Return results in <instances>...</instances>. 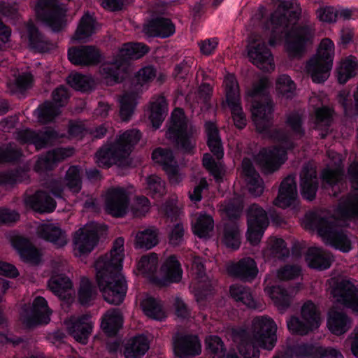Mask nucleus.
Listing matches in <instances>:
<instances>
[{
	"mask_svg": "<svg viewBox=\"0 0 358 358\" xmlns=\"http://www.w3.org/2000/svg\"><path fill=\"white\" fill-rule=\"evenodd\" d=\"M50 290L61 298H65L73 284L71 279L64 274L52 275L48 282Z\"/></svg>",
	"mask_w": 358,
	"mask_h": 358,
	"instance_id": "nucleus-43",
	"label": "nucleus"
},
{
	"mask_svg": "<svg viewBox=\"0 0 358 358\" xmlns=\"http://www.w3.org/2000/svg\"><path fill=\"white\" fill-rule=\"evenodd\" d=\"M229 291L231 297L236 301L243 303L249 308L256 309L257 308V302L249 287L232 285L230 286Z\"/></svg>",
	"mask_w": 358,
	"mask_h": 358,
	"instance_id": "nucleus-48",
	"label": "nucleus"
},
{
	"mask_svg": "<svg viewBox=\"0 0 358 358\" xmlns=\"http://www.w3.org/2000/svg\"><path fill=\"white\" fill-rule=\"evenodd\" d=\"M214 221L213 217L206 213L201 214L195 222L192 224V231L199 238H205L213 230Z\"/></svg>",
	"mask_w": 358,
	"mask_h": 358,
	"instance_id": "nucleus-53",
	"label": "nucleus"
},
{
	"mask_svg": "<svg viewBox=\"0 0 358 358\" xmlns=\"http://www.w3.org/2000/svg\"><path fill=\"white\" fill-rule=\"evenodd\" d=\"M308 266L313 269L324 271L329 268L332 263L330 256L319 248H308L305 255Z\"/></svg>",
	"mask_w": 358,
	"mask_h": 358,
	"instance_id": "nucleus-34",
	"label": "nucleus"
},
{
	"mask_svg": "<svg viewBox=\"0 0 358 358\" xmlns=\"http://www.w3.org/2000/svg\"><path fill=\"white\" fill-rule=\"evenodd\" d=\"M271 31L268 44L274 47L285 37V48L289 56L300 57L306 51V45L312 39L311 29L308 25L292 26L287 31L285 15L271 16Z\"/></svg>",
	"mask_w": 358,
	"mask_h": 358,
	"instance_id": "nucleus-3",
	"label": "nucleus"
},
{
	"mask_svg": "<svg viewBox=\"0 0 358 358\" xmlns=\"http://www.w3.org/2000/svg\"><path fill=\"white\" fill-rule=\"evenodd\" d=\"M24 202L28 207L39 213H52L57 207L55 199L43 190H38L34 194L27 196Z\"/></svg>",
	"mask_w": 358,
	"mask_h": 358,
	"instance_id": "nucleus-28",
	"label": "nucleus"
},
{
	"mask_svg": "<svg viewBox=\"0 0 358 358\" xmlns=\"http://www.w3.org/2000/svg\"><path fill=\"white\" fill-rule=\"evenodd\" d=\"M243 171L250 194L257 196L262 195L264 192V182L254 166L250 162H244Z\"/></svg>",
	"mask_w": 358,
	"mask_h": 358,
	"instance_id": "nucleus-36",
	"label": "nucleus"
},
{
	"mask_svg": "<svg viewBox=\"0 0 358 358\" xmlns=\"http://www.w3.org/2000/svg\"><path fill=\"white\" fill-rule=\"evenodd\" d=\"M174 350L180 358H187L199 355L201 352V345L197 336L186 334L175 339Z\"/></svg>",
	"mask_w": 358,
	"mask_h": 358,
	"instance_id": "nucleus-27",
	"label": "nucleus"
},
{
	"mask_svg": "<svg viewBox=\"0 0 358 358\" xmlns=\"http://www.w3.org/2000/svg\"><path fill=\"white\" fill-rule=\"evenodd\" d=\"M301 315L303 320L314 329H317L320 327V312L312 301L308 300L303 304Z\"/></svg>",
	"mask_w": 358,
	"mask_h": 358,
	"instance_id": "nucleus-52",
	"label": "nucleus"
},
{
	"mask_svg": "<svg viewBox=\"0 0 358 358\" xmlns=\"http://www.w3.org/2000/svg\"><path fill=\"white\" fill-rule=\"evenodd\" d=\"M291 352L298 358H344L342 353L334 348H324L312 343L294 345Z\"/></svg>",
	"mask_w": 358,
	"mask_h": 358,
	"instance_id": "nucleus-18",
	"label": "nucleus"
},
{
	"mask_svg": "<svg viewBox=\"0 0 358 358\" xmlns=\"http://www.w3.org/2000/svg\"><path fill=\"white\" fill-rule=\"evenodd\" d=\"M123 317L118 309L108 310L102 317L101 327L109 336H115L122 327Z\"/></svg>",
	"mask_w": 358,
	"mask_h": 358,
	"instance_id": "nucleus-37",
	"label": "nucleus"
},
{
	"mask_svg": "<svg viewBox=\"0 0 358 358\" xmlns=\"http://www.w3.org/2000/svg\"><path fill=\"white\" fill-rule=\"evenodd\" d=\"M36 11L38 18L53 32L58 33L66 26L67 9L59 0H38Z\"/></svg>",
	"mask_w": 358,
	"mask_h": 358,
	"instance_id": "nucleus-9",
	"label": "nucleus"
},
{
	"mask_svg": "<svg viewBox=\"0 0 358 358\" xmlns=\"http://www.w3.org/2000/svg\"><path fill=\"white\" fill-rule=\"evenodd\" d=\"M141 138V133L138 129L125 131L114 143L96 152V162L99 166L110 168L113 165L121 164L130 155Z\"/></svg>",
	"mask_w": 358,
	"mask_h": 358,
	"instance_id": "nucleus-5",
	"label": "nucleus"
},
{
	"mask_svg": "<svg viewBox=\"0 0 358 358\" xmlns=\"http://www.w3.org/2000/svg\"><path fill=\"white\" fill-rule=\"evenodd\" d=\"M253 337L245 328L232 330L233 340L237 344L239 353L243 358H259L261 348L271 350L277 341V326L273 319L268 316L257 317L252 322Z\"/></svg>",
	"mask_w": 358,
	"mask_h": 358,
	"instance_id": "nucleus-2",
	"label": "nucleus"
},
{
	"mask_svg": "<svg viewBox=\"0 0 358 358\" xmlns=\"http://www.w3.org/2000/svg\"><path fill=\"white\" fill-rule=\"evenodd\" d=\"M65 182L68 188L78 193L82 188L81 169L78 165L71 166L66 172Z\"/></svg>",
	"mask_w": 358,
	"mask_h": 358,
	"instance_id": "nucleus-57",
	"label": "nucleus"
},
{
	"mask_svg": "<svg viewBox=\"0 0 358 358\" xmlns=\"http://www.w3.org/2000/svg\"><path fill=\"white\" fill-rule=\"evenodd\" d=\"M157 76V69L154 66L147 65L141 68L133 78V83L143 87L154 80Z\"/></svg>",
	"mask_w": 358,
	"mask_h": 358,
	"instance_id": "nucleus-62",
	"label": "nucleus"
},
{
	"mask_svg": "<svg viewBox=\"0 0 358 358\" xmlns=\"http://www.w3.org/2000/svg\"><path fill=\"white\" fill-rule=\"evenodd\" d=\"M95 20L88 13H85L80 20L74 38L76 40L85 39L94 33Z\"/></svg>",
	"mask_w": 358,
	"mask_h": 358,
	"instance_id": "nucleus-55",
	"label": "nucleus"
},
{
	"mask_svg": "<svg viewBox=\"0 0 358 358\" xmlns=\"http://www.w3.org/2000/svg\"><path fill=\"white\" fill-rule=\"evenodd\" d=\"M358 69V62L353 57L346 58L337 69V78L340 84H345L350 78L355 77Z\"/></svg>",
	"mask_w": 358,
	"mask_h": 358,
	"instance_id": "nucleus-51",
	"label": "nucleus"
},
{
	"mask_svg": "<svg viewBox=\"0 0 358 358\" xmlns=\"http://www.w3.org/2000/svg\"><path fill=\"white\" fill-rule=\"evenodd\" d=\"M334 43L328 38L322 40L317 54L307 62V70L315 83H324L329 76L333 66Z\"/></svg>",
	"mask_w": 358,
	"mask_h": 358,
	"instance_id": "nucleus-8",
	"label": "nucleus"
},
{
	"mask_svg": "<svg viewBox=\"0 0 358 358\" xmlns=\"http://www.w3.org/2000/svg\"><path fill=\"white\" fill-rule=\"evenodd\" d=\"M229 273L245 282H252L257 277L259 270L254 259L243 257L228 267Z\"/></svg>",
	"mask_w": 358,
	"mask_h": 358,
	"instance_id": "nucleus-23",
	"label": "nucleus"
},
{
	"mask_svg": "<svg viewBox=\"0 0 358 358\" xmlns=\"http://www.w3.org/2000/svg\"><path fill=\"white\" fill-rule=\"evenodd\" d=\"M99 241V234L96 229L80 230L73 238L75 250L80 255L89 254L97 245Z\"/></svg>",
	"mask_w": 358,
	"mask_h": 358,
	"instance_id": "nucleus-29",
	"label": "nucleus"
},
{
	"mask_svg": "<svg viewBox=\"0 0 358 358\" xmlns=\"http://www.w3.org/2000/svg\"><path fill=\"white\" fill-rule=\"evenodd\" d=\"M339 213L347 219H358V193L350 196L338 206Z\"/></svg>",
	"mask_w": 358,
	"mask_h": 358,
	"instance_id": "nucleus-59",
	"label": "nucleus"
},
{
	"mask_svg": "<svg viewBox=\"0 0 358 358\" xmlns=\"http://www.w3.org/2000/svg\"><path fill=\"white\" fill-rule=\"evenodd\" d=\"M248 241L252 245H257L268 225L266 212L257 204H252L247 212Z\"/></svg>",
	"mask_w": 358,
	"mask_h": 358,
	"instance_id": "nucleus-12",
	"label": "nucleus"
},
{
	"mask_svg": "<svg viewBox=\"0 0 358 358\" xmlns=\"http://www.w3.org/2000/svg\"><path fill=\"white\" fill-rule=\"evenodd\" d=\"M38 234L41 238L58 247H63L66 244L64 231L54 224L42 225Z\"/></svg>",
	"mask_w": 358,
	"mask_h": 358,
	"instance_id": "nucleus-40",
	"label": "nucleus"
},
{
	"mask_svg": "<svg viewBox=\"0 0 358 358\" xmlns=\"http://www.w3.org/2000/svg\"><path fill=\"white\" fill-rule=\"evenodd\" d=\"M27 29L30 48L41 52H45V43L38 27L34 23H29Z\"/></svg>",
	"mask_w": 358,
	"mask_h": 358,
	"instance_id": "nucleus-60",
	"label": "nucleus"
},
{
	"mask_svg": "<svg viewBox=\"0 0 358 358\" xmlns=\"http://www.w3.org/2000/svg\"><path fill=\"white\" fill-rule=\"evenodd\" d=\"M149 341L143 334L134 337L125 347L126 358H141L149 349Z\"/></svg>",
	"mask_w": 358,
	"mask_h": 358,
	"instance_id": "nucleus-41",
	"label": "nucleus"
},
{
	"mask_svg": "<svg viewBox=\"0 0 358 358\" xmlns=\"http://www.w3.org/2000/svg\"><path fill=\"white\" fill-rule=\"evenodd\" d=\"M223 242L225 245L233 250H237L241 245L240 231L235 223L227 224L224 228Z\"/></svg>",
	"mask_w": 358,
	"mask_h": 358,
	"instance_id": "nucleus-56",
	"label": "nucleus"
},
{
	"mask_svg": "<svg viewBox=\"0 0 358 358\" xmlns=\"http://www.w3.org/2000/svg\"><path fill=\"white\" fill-rule=\"evenodd\" d=\"M94 294L95 289L92 282L87 278H83L78 292L79 303L82 306L89 305Z\"/></svg>",
	"mask_w": 358,
	"mask_h": 358,
	"instance_id": "nucleus-64",
	"label": "nucleus"
},
{
	"mask_svg": "<svg viewBox=\"0 0 358 358\" xmlns=\"http://www.w3.org/2000/svg\"><path fill=\"white\" fill-rule=\"evenodd\" d=\"M331 294L337 302L358 313V289L350 280H334Z\"/></svg>",
	"mask_w": 358,
	"mask_h": 358,
	"instance_id": "nucleus-13",
	"label": "nucleus"
},
{
	"mask_svg": "<svg viewBox=\"0 0 358 358\" xmlns=\"http://www.w3.org/2000/svg\"><path fill=\"white\" fill-rule=\"evenodd\" d=\"M152 159L159 164L171 182H179L178 166L173 151L170 148H157L152 152Z\"/></svg>",
	"mask_w": 358,
	"mask_h": 358,
	"instance_id": "nucleus-20",
	"label": "nucleus"
},
{
	"mask_svg": "<svg viewBox=\"0 0 358 358\" xmlns=\"http://www.w3.org/2000/svg\"><path fill=\"white\" fill-rule=\"evenodd\" d=\"M166 127V138L176 148L185 153L193 152L195 148L193 129L188 127L187 119L182 108H176L173 110Z\"/></svg>",
	"mask_w": 358,
	"mask_h": 358,
	"instance_id": "nucleus-7",
	"label": "nucleus"
},
{
	"mask_svg": "<svg viewBox=\"0 0 358 358\" xmlns=\"http://www.w3.org/2000/svg\"><path fill=\"white\" fill-rule=\"evenodd\" d=\"M68 59L76 66H96L101 62L102 55L99 49L94 45H82L69 48Z\"/></svg>",
	"mask_w": 358,
	"mask_h": 358,
	"instance_id": "nucleus-15",
	"label": "nucleus"
},
{
	"mask_svg": "<svg viewBox=\"0 0 358 358\" xmlns=\"http://www.w3.org/2000/svg\"><path fill=\"white\" fill-rule=\"evenodd\" d=\"M269 296L280 312L285 311L291 305V296L287 290L281 286L270 288Z\"/></svg>",
	"mask_w": 358,
	"mask_h": 358,
	"instance_id": "nucleus-50",
	"label": "nucleus"
},
{
	"mask_svg": "<svg viewBox=\"0 0 358 358\" xmlns=\"http://www.w3.org/2000/svg\"><path fill=\"white\" fill-rule=\"evenodd\" d=\"M124 239L115 238L109 255L100 257L95 263L98 287L104 300L110 304L118 306L124 300L127 283L122 275Z\"/></svg>",
	"mask_w": 358,
	"mask_h": 358,
	"instance_id": "nucleus-1",
	"label": "nucleus"
},
{
	"mask_svg": "<svg viewBox=\"0 0 358 358\" xmlns=\"http://www.w3.org/2000/svg\"><path fill=\"white\" fill-rule=\"evenodd\" d=\"M58 138V132L51 127L38 131L26 129L17 134V140L21 144L34 145L38 150L52 145Z\"/></svg>",
	"mask_w": 358,
	"mask_h": 358,
	"instance_id": "nucleus-14",
	"label": "nucleus"
},
{
	"mask_svg": "<svg viewBox=\"0 0 358 358\" xmlns=\"http://www.w3.org/2000/svg\"><path fill=\"white\" fill-rule=\"evenodd\" d=\"M159 258L156 253L143 256L139 262V270L150 275V281L159 287H165L172 283L179 282L182 276L181 264L176 256L171 255L161 266L162 276L156 275Z\"/></svg>",
	"mask_w": 358,
	"mask_h": 358,
	"instance_id": "nucleus-4",
	"label": "nucleus"
},
{
	"mask_svg": "<svg viewBox=\"0 0 358 358\" xmlns=\"http://www.w3.org/2000/svg\"><path fill=\"white\" fill-rule=\"evenodd\" d=\"M142 308L144 314L153 320L161 321L166 317L161 301L154 297L145 299L142 303Z\"/></svg>",
	"mask_w": 358,
	"mask_h": 358,
	"instance_id": "nucleus-49",
	"label": "nucleus"
},
{
	"mask_svg": "<svg viewBox=\"0 0 358 358\" xmlns=\"http://www.w3.org/2000/svg\"><path fill=\"white\" fill-rule=\"evenodd\" d=\"M120 63L103 65L100 69V74L103 80L108 86H113L121 83L124 79V73L121 71Z\"/></svg>",
	"mask_w": 358,
	"mask_h": 358,
	"instance_id": "nucleus-44",
	"label": "nucleus"
},
{
	"mask_svg": "<svg viewBox=\"0 0 358 358\" xmlns=\"http://www.w3.org/2000/svg\"><path fill=\"white\" fill-rule=\"evenodd\" d=\"M248 55L251 62L263 71L268 72L275 68L272 53L264 42L250 45Z\"/></svg>",
	"mask_w": 358,
	"mask_h": 358,
	"instance_id": "nucleus-22",
	"label": "nucleus"
},
{
	"mask_svg": "<svg viewBox=\"0 0 358 358\" xmlns=\"http://www.w3.org/2000/svg\"><path fill=\"white\" fill-rule=\"evenodd\" d=\"M148 194L154 199H160L165 193V182L156 175H151L147 178Z\"/></svg>",
	"mask_w": 358,
	"mask_h": 358,
	"instance_id": "nucleus-63",
	"label": "nucleus"
},
{
	"mask_svg": "<svg viewBox=\"0 0 358 358\" xmlns=\"http://www.w3.org/2000/svg\"><path fill=\"white\" fill-rule=\"evenodd\" d=\"M273 108L270 101H255L252 103V116L257 131L270 139L279 142L285 132L273 127Z\"/></svg>",
	"mask_w": 358,
	"mask_h": 358,
	"instance_id": "nucleus-10",
	"label": "nucleus"
},
{
	"mask_svg": "<svg viewBox=\"0 0 358 358\" xmlns=\"http://www.w3.org/2000/svg\"><path fill=\"white\" fill-rule=\"evenodd\" d=\"M68 84L73 89L80 92H87L92 89L94 81L88 76L76 73L67 78Z\"/></svg>",
	"mask_w": 358,
	"mask_h": 358,
	"instance_id": "nucleus-61",
	"label": "nucleus"
},
{
	"mask_svg": "<svg viewBox=\"0 0 358 358\" xmlns=\"http://www.w3.org/2000/svg\"><path fill=\"white\" fill-rule=\"evenodd\" d=\"M168 112V102L163 95H159L150 101L149 119L152 127L160 128Z\"/></svg>",
	"mask_w": 358,
	"mask_h": 358,
	"instance_id": "nucleus-33",
	"label": "nucleus"
},
{
	"mask_svg": "<svg viewBox=\"0 0 358 358\" xmlns=\"http://www.w3.org/2000/svg\"><path fill=\"white\" fill-rule=\"evenodd\" d=\"M274 204L282 208H289L293 210L299 208L296 181L294 176L289 175L282 180Z\"/></svg>",
	"mask_w": 358,
	"mask_h": 358,
	"instance_id": "nucleus-16",
	"label": "nucleus"
},
{
	"mask_svg": "<svg viewBox=\"0 0 358 358\" xmlns=\"http://www.w3.org/2000/svg\"><path fill=\"white\" fill-rule=\"evenodd\" d=\"M256 161L264 174L274 173L284 163L280 153V148L277 147L261 149L256 156Z\"/></svg>",
	"mask_w": 358,
	"mask_h": 358,
	"instance_id": "nucleus-24",
	"label": "nucleus"
},
{
	"mask_svg": "<svg viewBox=\"0 0 358 358\" xmlns=\"http://www.w3.org/2000/svg\"><path fill=\"white\" fill-rule=\"evenodd\" d=\"M176 27L172 21L166 17H157L152 18L143 25V33L150 37L165 38L172 36Z\"/></svg>",
	"mask_w": 358,
	"mask_h": 358,
	"instance_id": "nucleus-26",
	"label": "nucleus"
},
{
	"mask_svg": "<svg viewBox=\"0 0 358 358\" xmlns=\"http://www.w3.org/2000/svg\"><path fill=\"white\" fill-rule=\"evenodd\" d=\"M61 113L60 109L50 101H45L34 111V115L41 123L52 122Z\"/></svg>",
	"mask_w": 358,
	"mask_h": 358,
	"instance_id": "nucleus-45",
	"label": "nucleus"
},
{
	"mask_svg": "<svg viewBox=\"0 0 358 358\" xmlns=\"http://www.w3.org/2000/svg\"><path fill=\"white\" fill-rule=\"evenodd\" d=\"M10 243L22 262L34 265H38L41 263L42 258L41 252L27 238L19 234H15L10 237Z\"/></svg>",
	"mask_w": 358,
	"mask_h": 358,
	"instance_id": "nucleus-17",
	"label": "nucleus"
},
{
	"mask_svg": "<svg viewBox=\"0 0 358 358\" xmlns=\"http://www.w3.org/2000/svg\"><path fill=\"white\" fill-rule=\"evenodd\" d=\"M319 189V179L315 169L304 166L300 174V192L302 198L308 201L315 199Z\"/></svg>",
	"mask_w": 358,
	"mask_h": 358,
	"instance_id": "nucleus-25",
	"label": "nucleus"
},
{
	"mask_svg": "<svg viewBox=\"0 0 358 358\" xmlns=\"http://www.w3.org/2000/svg\"><path fill=\"white\" fill-rule=\"evenodd\" d=\"M279 7L282 12L276 11L271 16L277 15H285L287 18V31H289L290 23L294 22L293 26H297L296 23L301 19L302 9L296 0H285L280 2Z\"/></svg>",
	"mask_w": 358,
	"mask_h": 358,
	"instance_id": "nucleus-39",
	"label": "nucleus"
},
{
	"mask_svg": "<svg viewBox=\"0 0 358 358\" xmlns=\"http://www.w3.org/2000/svg\"><path fill=\"white\" fill-rule=\"evenodd\" d=\"M69 156L67 150L64 148H55L41 155L34 166L36 172H45L53 170L61 161Z\"/></svg>",
	"mask_w": 358,
	"mask_h": 358,
	"instance_id": "nucleus-30",
	"label": "nucleus"
},
{
	"mask_svg": "<svg viewBox=\"0 0 358 358\" xmlns=\"http://www.w3.org/2000/svg\"><path fill=\"white\" fill-rule=\"evenodd\" d=\"M92 331V325L87 322V315L80 317L69 327V333L78 342L87 343L89 336Z\"/></svg>",
	"mask_w": 358,
	"mask_h": 358,
	"instance_id": "nucleus-38",
	"label": "nucleus"
},
{
	"mask_svg": "<svg viewBox=\"0 0 358 358\" xmlns=\"http://www.w3.org/2000/svg\"><path fill=\"white\" fill-rule=\"evenodd\" d=\"M22 156V150L13 143L0 146V164L17 162Z\"/></svg>",
	"mask_w": 358,
	"mask_h": 358,
	"instance_id": "nucleus-58",
	"label": "nucleus"
},
{
	"mask_svg": "<svg viewBox=\"0 0 358 358\" xmlns=\"http://www.w3.org/2000/svg\"><path fill=\"white\" fill-rule=\"evenodd\" d=\"M334 110L328 106H322L315 110V128L321 130L320 138L324 139L329 131Z\"/></svg>",
	"mask_w": 358,
	"mask_h": 358,
	"instance_id": "nucleus-42",
	"label": "nucleus"
},
{
	"mask_svg": "<svg viewBox=\"0 0 358 358\" xmlns=\"http://www.w3.org/2000/svg\"><path fill=\"white\" fill-rule=\"evenodd\" d=\"M149 50V47L142 43H124L119 51L116 62L122 65L127 64L130 60L138 59L143 57Z\"/></svg>",
	"mask_w": 358,
	"mask_h": 358,
	"instance_id": "nucleus-31",
	"label": "nucleus"
},
{
	"mask_svg": "<svg viewBox=\"0 0 358 358\" xmlns=\"http://www.w3.org/2000/svg\"><path fill=\"white\" fill-rule=\"evenodd\" d=\"M354 98L355 101V106L353 105V102L350 98L349 92L345 90H341L338 94V103L341 106L344 115L347 117H352L355 115H358V85L357 90L354 94Z\"/></svg>",
	"mask_w": 358,
	"mask_h": 358,
	"instance_id": "nucleus-47",
	"label": "nucleus"
},
{
	"mask_svg": "<svg viewBox=\"0 0 358 358\" xmlns=\"http://www.w3.org/2000/svg\"><path fill=\"white\" fill-rule=\"evenodd\" d=\"M306 226L316 230L326 244L343 252H350L352 242L347 232L334 221L311 213L306 216Z\"/></svg>",
	"mask_w": 358,
	"mask_h": 358,
	"instance_id": "nucleus-6",
	"label": "nucleus"
},
{
	"mask_svg": "<svg viewBox=\"0 0 358 358\" xmlns=\"http://www.w3.org/2000/svg\"><path fill=\"white\" fill-rule=\"evenodd\" d=\"M205 129L209 150L217 159H222L224 156V149L216 124L211 121H208L205 123Z\"/></svg>",
	"mask_w": 358,
	"mask_h": 358,
	"instance_id": "nucleus-35",
	"label": "nucleus"
},
{
	"mask_svg": "<svg viewBox=\"0 0 358 358\" xmlns=\"http://www.w3.org/2000/svg\"><path fill=\"white\" fill-rule=\"evenodd\" d=\"M158 243V232L155 228L150 227L139 231L135 238V247L138 249L150 250Z\"/></svg>",
	"mask_w": 358,
	"mask_h": 358,
	"instance_id": "nucleus-46",
	"label": "nucleus"
},
{
	"mask_svg": "<svg viewBox=\"0 0 358 358\" xmlns=\"http://www.w3.org/2000/svg\"><path fill=\"white\" fill-rule=\"evenodd\" d=\"M225 82L226 103L231 110L234 126L243 129L247 124V120L241 104L238 82L233 76H228Z\"/></svg>",
	"mask_w": 358,
	"mask_h": 358,
	"instance_id": "nucleus-11",
	"label": "nucleus"
},
{
	"mask_svg": "<svg viewBox=\"0 0 358 358\" xmlns=\"http://www.w3.org/2000/svg\"><path fill=\"white\" fill-rule=\"evenodd\" d=\"M322 188L331 189L333 196L337 197L347 188L346 176L343 168H325L320 173Z\"/></svg>",
	"mask_w": 358,
	"mask_h": 358,
	"instance_id": "nucleus-19",
	"label": "nucleus"
},
{
	"mask_svg": "<svg viewBox=\"0 0 358 358\" xmlns=\"http://www.w3.org/2000/svg\"><path fill=\"white\" fill-rule=\"evenodd\" d=\"M327 326L333 334L341 336L350 329L351 320L343 311L331 310L327 315Z\"/></svg>",
	"mask_w": 358,
	"mask_h": 358,
	"instance_id": "nucleus-32",
	"label": "nucleus"
},
{
	"mask_svg": "<svg viewBox=\"0 0 358 358\" xmlns=\"http://www.w3.org/2000/svg\"><path fill=\"white\" fill-rule=\"evenodd\" d=\"M136 94L135 93H126L123 94L120 99V116L122 121L128 122L136 108Z\"/></svg>",
	"mask_w": 358,
	"mask_h": 358,
	"instance_id": "nucleus-54",
	"label": "nucleus"
},
{
	"mask_svg": "<svg viewBox=\"0 0 358 358\" xmlns=\"http://www.w3.org/2000/svg\"><path fill=\"white\" fill-rule=\"evenodd\" d=\"M129 205V198L122 187L113 188L108 190L106 200L107 212L116 217H122L126 213Z\"/></svg>",
	"mask_w": 358,
	"mask_h": 358,
	"instance_id": "nucleus-21",
	"label": "nucleus"
}]
</instances>
